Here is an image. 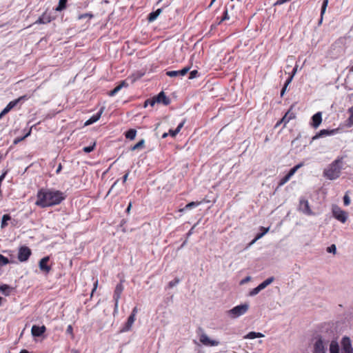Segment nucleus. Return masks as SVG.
<instances>
[{
  "mask_svg": "<svg viewBox=\"0 0 353 353\" xmlns=\"http://www.w3.org/2000/svg\"><path fill=\"white\" fill-rule=\"evenodd\" d=\"M290 178H291V176L288 174H287L284 177H283L280 180L279 185L280 186L284 185L285 183H287L290 180Z\"/></svg>",
  "mask_w": 353,
  "mask_h": 353,
  "instance_id": "72a5a7b5",
  "label": "nucleus"
},
{
  "mask_svg": "<svg viewBox=\"0 0 353 353\" xmlns=\"http://www.w3.org/2000/svg\"><path fill=\"white\" fill-rule=\"evenodd\" d=\"M350 111L351 112V115L350 117V120L353 123V107L352 108H350Z\"/></svg>",
  "mask_w": 353,
  "mask_h": 353,
  "instance_id": "69168bd1",
  "label": "nucleus"
},
{
  "mask_svg": "<svg viewBox=\"0 0 353 353\" xmlns=\"http://www.w3.org/2000/svg\"><path fill=\"white\" fill-rule=\"evenodd\" d=\"M199 75V72L197 70H194L190 72L189 79H193L196 78Z\"/></svg>",
  "mask_w": 353,
  "mask_h": 353,
  "instance_id": "37998d69",
  "label": "nucleus"
},
{
  "mask_svg": "<svg viewBox=\"0 0 353 353\" xmlns=\"http://www.w3.org/2000/svg\"><path fill=\"white\" fill-rule=\"evenodd\" d=\"M155 104L154 98L148 99L144 102V107L146 108L148 105L150 106H154Z\"/></svg>",
  "mask_w": 353,
  "mask_h": 353,
  "instance_id": "f704fd0d",
  "label": "nucleus"
},
{
  "mask_svg": "<svg viewBox=\"0 0 353 353\" xmlns=\"http://www.w3.org/2000/svg\"><path fill=\"white\" fill-rule=\"evenodd\" d=\"M251 277L250 276H247L245 277L244 279H243L241 281V284H244L245 283H247L248 281H249L250 280Z\"/></svg>",
  "mask_w": 353,
  "mask_h": 353,
  "instance_id": "680f3d73",
  "label": "nucleus"
},
{
  "mask_svg": "<svg viewBox=\"0 0 353 353\" xmlns=\"http://www.w3.org/2000/svg\"><path fill=\"white\" fill-rule=\"evenodd\" d=\"M137 134V131L134 129H130L125 132V137L130 140H133Z\"/></svg>",
  "mask_w": 353,
  "mask_h": 353,
  "instance_id": "cd10ccee",
  "label": "nucleus"
},
{
  "mask_svg": "<svg viewBox=\"0 0 353 353\" xmlns=\"http://www.w3.org/2000/svg\"><path fill=\"white\" fill-rule=\"evenodd\" d=\"M95 145H96V143L94 142V143H93V144L92 145L84 147L83 148V151L85 153H90L94 150Z\"/></svg>",
  "mask_w": 353,
  "mask_h": 353,
  "instance_id": "2f4dec72",
  "label": "nucleus"
},
{
  "mask_svg": "<svg viewBox=\"0 0 353 353\" xmlns=\"http://www.w3.org/2000/svg\"><path fill=\"white\" fill-rule=\"evenodd\" d=\"M190 67L187 66L183 68L182 70H172V71H168L166 72V75H168L170 77H175L178 76H184L185 75L188 71L190 70Z\"/></svg>",
  "mask_w": 353,
  "mask_h": 353,
  "instance_id": "f8f14e48",
  "label": "nucleus"
},
{
  "mask_svg": "<svg viewBox=\"0 0 353 353\" xmlns=\"http://www.w3.org/2000/svg\"><path fill=\"white\" fill-rule=\"evenodd\" d=\"M12 290V288L6 284L0 285V292L5 296H9Z\"/></svg>",
  "mask_w": 353,
  "mask_h": 353,
  "instance_id": "4be33fe9",
  "label": "nucleus"
},
{
  "mask_svg": "<svg viewBox=\"0 0 353 353\" xmlns=\"http://www.w3.org/2000/svg\"><path fill=\"white\" fill-rule=\"evenodd\" d=\"M93 17H94V15L92 13H85V14L79 15L78 19L81 20V19H85L86 17H88L89 19H92Z\"/></svg>",
  "mask_w": 353,
  "mask_h": 353,
  "instance_id": "58836bf2",
  "label": "nucleus"
},
{
  "mask_svg": "<svg viewBox=\"0 0 353 353\" xmlns=\"http://www.w3.org/2000/svg\"><path fill=\"white\" fill-rule=\"evenodd\" d=\"M49 256H45L40 260L39 266L41 271L46 273H48L50 271L51 268L48 265V262L49 261Z\"/></svg>",
  "mask_w": 353,
  "mask_h": 353,
  "instance_id": "4468645a",
  "label": "nucleus"
},
{
  "mask_svg": "<svg viewBox=\"0 0 353 353\" xmlns=\"http://www.w3.org/2000/svg\"><path fill=\"white\" fill-rule=\"evenodd\" d=\"M129 173H130V171L128 170L125 174L123 176V183H125L127 179H128V175H129Z\"/></svg>",
  "mask_w": 353,
  "mask_h": 353,
  "instance_id": "e2e57ef3",
  "label": "nucleus"
},
{
  "mask_svg": "<svg viewBox=\"0 0 353 353\" xmlns=\"http://www.w3.org/2000/svg\"><path fill=\"white\" fill-rule=\"evenodd\" d=\"M312 125L316 128H318L322 121V114L321 112L314 114L312 117Z\"/></svg>",
  "mask_w": 353,
  "mask_h": 353,
  "instance_id": "f3484780",
  "label": "nucleus"
},
{
  "mask_svg": "<svg viewBox=\"0 0 353 353\" xmlns=\"http://www.w3.org/2000/svg\"><path fill=\"white\" fill-rule=\"evenodd\" d=\"M18 104V101L14 100L10 101L6 106L10 110H11L14 107H15Z\"/></svg>",
  "mask_w": 353,
  "mask_h": 353,
  "instance_id": "ea45409f",
  "label": "nucleus"
},
{
  "mask_svg": "<svg viewBox=\"0 0 353 353\" xmlns=\"http://www.w3.org/2000/svg\"><path fill=\"white\" fill-rule=\"evenodd\" d=\"M66 333L70 334L72 339L74 338L73 328H72V326L71 325H69L68 326L67 330H66Z\"/></svg>",
  "mask_w": 353,
  "mask_h": 353,
  "instance_id": "49530a36",
  "label": "nucleus"
},
{
  "mask_svg": "<svg viewBox=\"0 0 353 353\" xmlns=\"http://www.w3.org/2000/svg\"><path fill=\"white\" fill-rule=\"evenodd\" d=\"M299 210L305 214H307V215L313 214V212L311 210L310 205H309V203L307 200H305V199L300 200Z\"/></svg>",
  "mask_w": 353,
  "mask_h": 353,
  "instance_id": "9b49d317",
  "label": "nucleus"
},
{
  "mask_svg": "<svg viewBox=\"0 0 353 353\" xmlns=\"http://www.w3.org/2000/svg\"><path fill=\"white\" fill-rule=\"evenodd\" d=\"M179 282H180L179 279L175 278L174 280L169 282L168 286H169V288H172L174 287L175 285H176Z\"/></svg>",
  "mask_w": 353,
  "mask_h": 353,
  "instance_id": "4c0bfd02",
  "label": "nucleus"
},
{
  "mask_svg": "<svg viewBox=\"0 0 353 353\" xmlns=\"http://www.w3.org/2000/svg\"><path fill=\"white\" fill-rule=\"evenodd\" d=\"M68 0H59V4L57 7L55 8V10L57 12H61L66 8Z\"/></svg>",
  "mask_w": 353,
  "mask_h": 353,
  "instance_id": "393cba45",
  "label": "nucleus"
},
{
  "mask_svg": "<svg viewBox=\"0 0 353 353\" xmlns=\"http://www.w3.org/2000/svg\"><path fill=\"white\" fill-rule=\"evenodd\" d=\"M30 132H31V130H30L29 132L27 134H26L23 137H18V138L15 139L13 142L14 144H17L19 142H21V141H23V139H25L26 137H28L30 134Z\"/></svg>",
  "mask_w": 353,
  "mask_h": 353,
  "instance_id": "473e14b6",
  "label": "nucleus"
},
{
  "mask_svg": "<svg viewBox=\"0 0 353 353\" xmlns=\"http://www.w3.org/2000/svg\"><path fill=\"white\" fill-rule=\"evenodd\" d=\"M161 11H162V9L159 8L156 11L152 12L151 13L149 14V15L148 17V20L150 22L154 21L159 17V15L161 13Z\"/></svg>",
  "mask_w": 353,
  "mask_h": 353,
  "instance_id": "412c9836",
  "label": "nucleus"
},
{
  "mask_svg": "<svg viewBox=\"0 0 353 353\" xmlns=\"http://www.w3.org/2000/svg\"><path fill=\"white\" fill-rule=\"evenodd\" d=\"M327 5H328V0H323V3H322V6H321V19L319 21V24L320 25L322 21H323V14H325V10H326V8L327 7Z\"/></svg>",
  "mask_w": 353,
  "mask_h": 353,
  "instance_id": "b1692460",
  "label": "nucleus"
},
{
  "mask_svg": "<svg viewBox=\"0 0 353 353\" xmlns=\"http://www.w3.org/2000/svg\"><path fill=\"white\" fill-rule=\"evenodd\" d=\"M297 170L294 167L288 173L291 177L295 174Z\"/></svg>",
  "mask_w": 353,
  "mask_h": 353,
  "instance_id": "603ef678",
  "label": "nucleus"
},
{
  "mask_svg": "<svg viewBox=\"0 0 353 353\" xmlns=\"http://www.w3.org/2000/svg\"><path fill=\"white\" fill-rule=\"evenodd\" d=\"M292 79H293V75H291V76L288 78V79L286 81V82H285V85H285V88H287V87H288V85H289V83L292 81Z\"/></svg>",
  "mask_w": 353,
  "mask_h": 353,
  "instance_id": "4d7b16f0",
  "label": "nucleus"
},
{
  "mask_svg": "<svg viewBox=\"0 0 353 353\" xmlns=\"http://www.w3.org/2000/svg\"><path fill=\"white\" fill-rule=\"evenodd\" d=\"M104 110H105V107L104 106L101 107L100 108L99 111L96 114L93 115L90 118L93 123L97 121L100 119V117H101L102 113L103 112Z\"/></svg>",
  "mask_w": 353,
  "mask_h": 353,
  "instance_id": "bb28decb",
  "label": "nucleus"
},
{
  "mask_svg": "<svg viewBox=\"0 0 353 353\" xmlns=\"http://www.w3.org/2000/svg\"><path fill=\"white\" fill-rule=\"evenodd\" d=\"M332 214L333 216L341 221L345 223L347 219V214L344 210H342L339 206L334 205L332 207Z\"/></svg>",
  "mask_w": 353,
  "mask_h": 353,
  "instance_id": "39448f33",
  "label": "nucleus"
},
{
  "mask_svg": "<svg viewBox=\"0 0 353 353\" xmlns=\"http://www.w3.org/2000/svg\"><path fill=\"white\" fill-rule=\"evenodd\" d=\"M66 198V194L54 189L41 188L37 194L35 204L42 208L60 204Z\"/></svg>",
  "mask_w": 353,
  "mask_h": 353,
  "instance_id": "f257e3e1",
  "label": "nucleus"
},
{
  "mask_svg": "<svg viewBox=\"0 0 353 353\" xmlns=\"http://www.w3.org/2000/svg\"><path fill=\"white\" fill-rule=\"evenodd\" d=\"M10 110L8 108H5L1 112V115H6L7 113H8Z\"/></svg>",
  "mask_w": 353,
  "mask_h": 353,
  "instance_id": "13d9d810",
  "label": "nucleus"
},
{
  "mask_svg": "<svg viewBox=\"0 0 353 353\" xmlns=\"http://www.w3.org/2000/svg\"><path fill=\"white\" fill-rule=\"evenodd\" d=\"M119 181V179H117L114 183V184L112 185V187L110 188L109 191L108 192V194H110L112 191L113 190L114 188L115 187V185H117V183H118Z\"/></svg>",
  "mask_w": 353,
  "mask_h": 353,
  "instance_id": "5fc2aeb1",
  "label": "nucleus"
},
{
  "mask_svg": "<svg viewBox=\"0 0 353 353\" xmlns=\"http://www.w3.org/2000/svg\"><path fill=\"white\" fill-rule=\"evenodd\" d=\"M261 290L259 289V288L257 286L255 288H254L250 292V296H254L259 293Z\"/></svg>",
  "mask_w": 353,
  "mask_h": 353,
  "instance_id": "a19ab883",
  "label": "nucleus"
},
{
  "mask_svg": "<svg viewBox=\"0 0 353 353\" xmlns=\"http://www.w3.org/2000/svg\"><path fill=\"white\" fill-rule=\"evenodd\" d=\"M264 337V334L261 332H250L248 334L244 336V339H254L256 338Z\"/></svg>",
  "mask_w": 353,
  "mask_h": 353,
  "instance_id": "aec40b11",
  "label": "nucleus"
},
{
  "mask_svg": "<svg viewBox=\"0 0 353 353\" xmlns=\"http://www.w3.org/2000/svg\"><path fill=\"white\" fill-rule=\"evenodd\" d=\"M123 290V286L122 283H118L115 288V290L114 292V295H113V299L114 301V314L118 312L119 300L121 298V295L122 294Z\"/></svg>",
  "mask_w": 353,
  "mask_h": 353,
  "instance_id": "423d86ee",
  "label": "nucleus"
},
{
  "mask_svg": "<svg viewBox=\"0 0 353 353\" xmlns=\"http://www.w3.org/2000/svg\"><path fill=\"white\" fill-rule=\"evenodd\" d=\"M288 114H290V110L288 111L285 114L283 117V118L280 120V122H283L284 123V125H286V123H288L290 120L288 119Z\"/></svg>",
  "mask_w": 353,
  "mask_h": 353,
  "instance_id": "e433bc0d",
  "label": "nucleus"
},
{
  "mask_svg": "<svg viewBox=\"0 0 353 353\" xmlns=\"http://www.w3.org/2000/svg\"><path fill=\"white\" fill-rule=\"evenodd\" d=\"M265 235V232L259 233L256 234L255 239L252 241V244L254 243L258 239L262 238Z\"/></svg>",
  "mask_w": 353,
  "mask_h": 353,
  "instance_id": "09e8293b",
  "label": "nucleus"
},
{
  "mask_svg": "<svg viewBox=\"0 0 353 353\" xmlns=\"http://www.w3.org/2000/svg\"><path fill=\"white\" fill-rule=\"evenodd\" d=\"M138 312V309L137 307H134L132 311V313L130 315H133V316L136 317L137 313Z\"/></svg>",
  "mask_w": 353,
  "mask_h": 353,
  "instance_id": "052dcab7",
  "label": "nucleus"
},
{
  "mask_svg": "<svg viewBox=\"0 0 353 353\" xmlns=\"http://www.w3.org/2000/svg\"><path fill=\"white\" fill-rule=\"evenodd\" d=\"M335 132H336V130H325V129L321 130L313 137V139H316L325 137L327 135L334 134L335 133Z\"/></svg>",
  "mask_w": 353,
  "mask_h": 353,
  "instance_id": "a211bd4d",
  "label": "nucleus"
},
{
  "mask_svg": "<svg viewBox=\"0 0 353 353\" xmlns=\"http://www.w3.org/2000/svg\"><path fill=\"white\" fill-rule=\"evenodd\" d=\"M227 19H229V16H228V10L225 9L224 12H223V16L221 18V19L219 21L218 24H220L222 21H223L225 20H227Z\"/></svg>",
  "mask_w": 353,
  "mask_h": 353,
  "instance_id": "c03bdc74",
  "label": "nucleus"
},
{
  "mask_svg": "<svg viewBox=\"0 0 353 353\" xmlns=\"http://www.w3.org/2000/svg\"><path fill=\"white\" fill-rule=\"evenodd\" d=\"M10 219V216L8 214H5L2 217L1 228H4L7 225V221Z\"/></svg>",
  "mask_w": 353,
  "mask_h": 353,
  "instance_id": "7c9ffc66",
  "label": "nucleus"
},
{
  "mask_svg": "<svg viewBox=\"0 0 353 353\" xmlns=\"http://www.w3.org/2000/svg\"><path fill=\"white\" fill-rule=\"evenodd\" d=\"M118 85L121 86V89L123 87L128 86V84L125 81H122Z\"/></svg>",
  "mask_w": 353,
  "mask_h": 353,
  "instance_id": "864d4df0",
  "label": "nucleus"
},
{
  "mask_svg": "<svg viewBox=\"0 0 353 353\" xmlns=\"http://www.w3.org/2000/svg\"><path fill=\"white\" fill-rule=\"evenodd\" d=\"M185 121H183L182 122H181L177 128L175 129V130H169V134L172 137H174L181 130V129L183 128L184 123H185Z\"/></svg>",
  "mask_w": 353,
  "mask_h": 353,
  "instance_id": "5701e85b",
  "label": "nucleus"
},
{
  "mask_svg": "<svg viewBox=\"0 0 353 353\" xmlns=\"http://www.w3.org/2000/svg\"><path fill=\"white\" fill-rule=\"evenodd\" d=\"M341 345L342 347V352L353 350L352 341L350 337L345 336L341 339Z\"/></svg>",
  "mask_w": 353,
  "mask_h": 353,
  "instance_id": "1a4fd4ad",
  "label": "nucleus"
},
{
  "mask_svg": "<svg viewBox=\"0 0 353 353\" xmlns=\"http://www.w3.org/2000/svg\"><path fill=\"white\" fill-rule=\"evenodd\" d=\"M10 263L9 259L2 254H0V267L6 265Z\"/></svg>",
  "mask_w": 353,
  "mask_h": 353,
  "instance_id": "c756f323",
  "label": "nucleus"
},
{
  "mask_svg": "<svg viewBox=\"0 0 353 353\" xmlns=\"http://www.w3.org/2000/svg\"><path fill=\"white\" fill-rule=\"evenodd\" d=\"M343 203L344 205L346 206L349 205L350 203V196L347 194H345V196H343Z\"/></svg>",
  "mask_w": 353,
  "mask_h": 353,
  "instance_id": "a18cd8bd",
  "label": "nucleus"
},
{
  "mask_svg": "<svg viewBox=\"0 0 353 353\" xmlns=\"http://www.w3.org/2000/svg\"><path fill=\"white\" fill-rule=\"evenodd\" d=\"M343 157H338L323 171V176L330 180H334L340 176L342 170Z\"/></svg>",
  "mask_w": 353,
  "mask_h": 353,
  "instance_id": "f03ea898",
  "label": "nucleus"
},
{
  "mask_svg": "<svg viewBox=\"0 0 353 353\" xmlns=\"http://www.w3.org/2000/svg\"><path fill=\"white\" fill-rule=\"evenodd\" d=\"M248 308L249 305L248 303H244L235 306L228 312L232 318L235 319L244 314L248 310Z\"/></svg>",
  "mask_w": 353,
  "mask_h": 353,
  "instance_id": "20e7f679",
  "label": "nucleus"
},
{
  "mask_svg": "<svg viewBox=\"0 0 353 353\" xmlns=\"http://www.w3.org/2000/svg\"><path fill=\"white\" fill-rule=\"evenodd\" d=\"M155 103H163L165 105H168L170 103V99L166 97L164 92L161 91L157 96L154 97Z\"/></svg>",
  "mask_w": 353,
  "mask_h": 353,
  "instance_id": "9d476101",
  "label": "nucleus"
},
{
  "mask_svg": "<svg viewBox=\"0 0 353 353\" xmlns=\"http://www.w3.org/2000/svg\"><path fill=\"white\" fill-rule=\"evenodd\" d=\"M274 278L273 276H271V277H269L268 279H267L266 280H265L263 282L268 286L270 284H271L274 281Z\"/></svg>",
  "mask_w": 353,
  "mask_h": 353,
  "instance_id": "de8ad7c7",
  "label": "nucleus"
},
{
  "mask_svg": "<svg viewBox=\"0 0 353 353\" xmlns=\"http://www.w3.org/2000/svg\"><path fill=\"white\" fill-rule=\"evenodd\" d=\"M31 250L27 246H21L19 250L18 259L21 262L26 261L31 255Z\"/></svg>",
  "mask_w": 353,
  "mask_h": 353,
  "instance_id": "0eeeda50",
  "label": "nucleus"
},
{
  "mask_svg": "<svg viewBox=\"0 0 353 353\" xmlns=\"http://www.w3.org/2000/svg\"><path fill=\"white\" fill-rule=\"evenodd\" d=\"M136 317L133 316V315H130L128 319L127 322L125 323L124 326L121 329V332H126L131 330L133 323H134Z\"/></svg>",
  "mask_w": 353,
  "mask_h": 353,
  "instance_id": "2eb2a0df",
  "label": "nucleus"
},
{
  "mask_svg": "<svg viewBox=\"0 0 353 353\" xmlns=\"http://www.w3.org/2000/svg\"><path fill=\"white\" fill-rule=\"evenodd\" d=\"M98 285V280L94 283V288L92 290L91 296L93 295L94 292L97 290Z\"/></svg>",
  "mask_w": 353,
  "mask_h": 353,
  "instance_id": "6e6d98bb",
  "label": "nucleus"
},
{
  "mask_svg": "<svg viewBox=\"0 0 353 353\" xmlns=\"http://www.w3.org/2000/svg\"><path fill=\"white\" fill-rule=\"evenodd\" d=\"M29 98H30L29 96H28L27 94H25V95H23V96L19 97L18 99H17L16 101H18V103H19L21 101L27 100Z\"/></svg>",
  "mask_w": 353,
  "mask_h": 353,
  "instance_id": "8fccbe9b",
  "label": "nucleus"
},
{
  "mask_svg": "<svg viewBox=\"0 0 353 353\" xmlns=\"http://www.w3.org/2000/svg\"><path fill=\"white\" fill-rule=\"evenodd\" d=\"M119 90H121V86L117 85L112 90L110 91L108 95L110 97L114 96Z\"/></svg>",
  "mask_w": 353,
  "mask_h": 353,
  "instance_id": "c9c22d12",
  "label": "nucleus"
},
{
  "mask_svg": "<svg viewBox=\"0 0 353 353\" xmlns=\"http://www.w3.org/2000/svg\"><path fill=\"white\" fill-rule=\"evenodd\" d=\"M54 19L50 14L46 12H43L41 17L34 23V24H46L51 22Z\"/></svg>",
  "mask_w": 353,
  "mask_h": 353,
  "instance_id": "ddd939ff",
  "label": "nucleus"
},
{
  "mask_svg": "<svg viewBox=\"0 0 353 353\" xmlns=\"http://www.w3.org/2000/svg\"><path fill=\"white\" fill-rule=\"evenodd\" d=\"M270 228H264L261 227V230H262V232H265V234L269 231Z\"/></svg>",
  "mask_w": 353,
  "mask_h": 353,
  "instance_id": "0e129e2a",
  "label": "nucleus"
},
{
  "mask_svg": "<svg viewBox=\"0 0 353 353\" xmlns=\"http://www.w3.org/2000/svg\"><path fill=\"white\" fill-rule=\"evenodd\" d=\"M201 203V201H196V202L192 201V202H190V203H188L184 207V208L181 209V211H183V210H190L192 208L197 207Z\"/></svg>",
  "mask_w": 353,
  "mask_h": 353,
  "instance_id": "a878e982",
  "label": "nucleus"
},
{
  "mask_svg": "<svg viewBox=\"0 0 353 353\" xmlns=\"http://www.w3.org/2000/svg\"><path fill=\"white\" fill-rule=\"evenodd\" d=\"M336 251V247L334 244L331 245L330 247L327 248V252L329 253H334L335 254Z\"/></svg>",
  "mask_w": 353,
  "mask_h": 353,
  "instance_id": "79ce46f5",
  "label": "nucleus"
},
{
  "mask_svg": "<svg viewBox=\"0 0 353 353\" xmlns=\"http://www.w3.org/2000/svg\"><path fill=\"white\" fill-rule=\"evenodd\" d=\"M200 342L205 346H216L220 343L216 340L210 339L206 334L202 333L199 336Z\"/></svg>",
  "mask_w": 353,
  "mask_h": 353,
  "instance_id": "6e6552de",
  "label": "nucleus"
},
{
  "mask_svg": "<svg viewBox=\"0 0 353 353\" xmlns=\"http://www.w3.org/2000/svg\"><path fill=\"white\" fill-rule=\"evenodd\" d=\"M295 118V114L292 112H290V114H288V119L290 121L291 119H293Z\"/></svg>",
  "mask_w": 353,
  "mask_h": 353,
  "instance_id": "338daca9",
  "label": "nucleus"
},
{
  "mask_svg": "<svg viewBox=\"0 0 353 353\" xmlns=\"http://www.w3.org/2000/svg\"><path fill=\"white\" fill-rule=\"evenodd\" d=\"M145 141L143 139H141L139 141L137 144H135L134 146L131 148L132 151H134L137 150L143 149L144 147Z\"/></svg>",
  "mask_w": 353,
  "mask_h": 353,
  "instance_id": "c85d7f7f",
  "label": "nucleus"
},
{
  "mask_svg": "<svg viewBox=\"0 0 353 353\" xmlns=\"http://www.w3.org/2000/svg\"><path fill=\"white\" fill-rule=\"evenodd\" d=\"M258 287L259 288V289H260L261 290H262L265 289V288L267 287V285H266L265 284V283L263 281L261 283H260V284L258 285Z\"/></svg>",
  "mask_w": 353,
  "mask_h": 353,
  "instance_id": "bf43d9fd",
  "label": "nucleus"
},
{
  "mask_svg": "<svg viewBox=\"0 0 353 353\" xmlns=\"http://www.w3.org/2000/svg\"><path fill=\"white\" fill-rule=\"evenodd\" d=\"M94 123L92 122V121L91 120V119L90 118L88 121H86V122L85 123V125H90V124H92Z\"/></svg>",
  "mask_w": 353,
  "mask_h": 353,
  "instance_id": "774afa93",
  "label": "nucleus"
},
{
  "mask_svg": "<svg viewBox=\"0 0 353 353\" xmlns=\"http://www.w3.org/2000/svg\"><path fill=\"white\" fill-rule=\"evenodd\" d=\"M46 330L44 325L37 326L33 325L32 327L31 332L34 336H41Z\"/></svg>",
  "mask_w": 353,
  "mask_h": 353,
  "instance_id": "dca6fc26",
  "label": "nucleus"
},
{
  "mask_svg": "<svg viewBox=\"0 0 353 353\" xmlns=\"http://www.w3.org/2000/svg\"><path fill=\"white\" fill-rule=\"evenodd\" d=\"M330 353H340L339 345L335 340L332 341L330 344Z\"/></svg>",
  "mask_w": 353,
  "mask_h": 353,
  "instance_id": "6ab92c4d",
  "label": "nucleus"
},
{
  "mask_svg": "<svg viewBox=\"0 0 353 353\" xmlns=\"http://www.w3.org/2000/svg\"><path fill=\"white\" fill-rule=\"evenodd\" d=\"M290 0H277L275 3H274V6H279V5H281L283 3H285L288 1H290Z\"/></svg>",
  "mask_w": 353,
  "mask_h": 353,
  "instance_id": "3c124183",
  "label": "nucleus"
},
{
  "mask_svg": "<svg viewBox=\"0 0 353 353\" xmlns=\"http://www.w3.org/2000/svg\"><path fill=\"white\" fill-rule=\"evenodd\" d=\"M327 343L322 336H317L313 344L312 353H326Z\"/></svg>",
  "mask_w": 353,
  "mask_h": 353,
  "instance_id": "7ed1b4c3",
  "label": "nucleus"
}]
</instances>
